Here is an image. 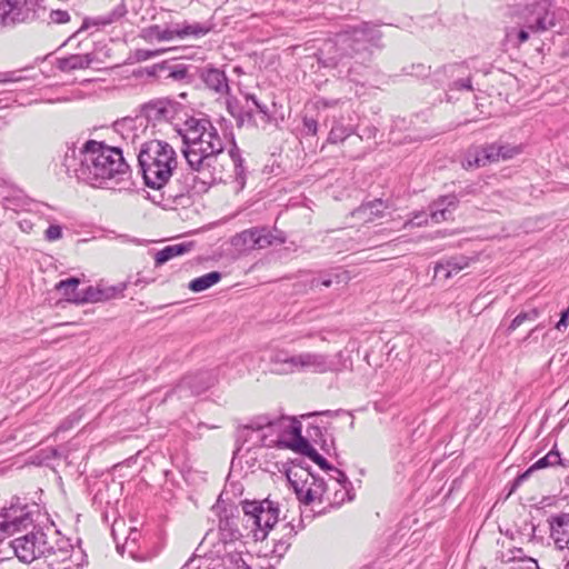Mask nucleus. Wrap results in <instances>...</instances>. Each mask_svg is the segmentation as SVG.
I'll return each instance as SVG.
<instances>
[{
    "label": "nucleus",
    "instance_id": "1",
    "mask_svg": "<svg viewBox=\"0 0 569 569\" xmlns=\"http://www.w3.org/2000/svg\"><path fill=\"white\" fill-rule=\"evenodd\" d=\"M62 164L79 180L97 188L113 189L130 178L122 150L96 140L86 141L80 149L67 146Z\"/></svg>",
    "mask_w": 569,
    "mask_h": 569
},
{
    "label": "nucleus",
    "instance_id": "2",
    "mask_svg": "<svg viewBox=\"0 0 569 569\" xmlns=\"http://www.w3.org/2000/svg\"><path fill=\"white\" fill-rule=\"evenodd\" d=\"M183 141L182 153L196 178L203 184L223 179L226 140L208 118L190 117L178 128Z\"/></svg>",
    "mask_w": 569,
    "mask_h": 569
},
{
    "label": "nucleus",
    "instance_id": "3",
    "mask_svg": "<svg viewBox=\"0 0 569 569\" xmlns=\"http://www.w3.org/2000/svg\"><path fill=\"white\" fill-rule=\"evenodd\" d=\"M256 435V439L264 447H283L298 450L300 446L307 447V439L302 436L301 423L289 417L259 416L244 427Z\"/></svg>",
    "mask_w": 569,
    "mask_h": 569
},
{
    "label": "nucleus",
    "instance_id": "4",
    "mask_svg": "<svg viewBox=\"0 0 569 569\" xmlns=\"http://www.w3.org/2000/svg\"><path fill=\"white\" fill-rule=\"evenodd\" d=\"M138 162L146 184L152 189H160L172 177L178 166V158L168 142L150 140L141 146Z\"/></svg>",
    "mask_w": 569,
    "mask_h": 569
},
{
    "label": "nucleus",
    "instance_id": "5",
    "mask_svg": "<svg viewBox=\"0 0 569 569\" xmlns=\"http://www.w3.org/2000/svg\"><path fill=\"white\" fill-rule=\"evenodd\" d=\"M381 39L380 31L369 22L339 32L335 40L325 42L320 49L326 57L327 66H337L343 58L367 49V44H377Z\"/></svg>",
    "mask_w": 569,
    "mask_h": 569
},
{
    "label": "nucleus",
    "instance_id": "6",
    "mask_svg": "<svg viewBox=\"0 0 569 569\" xmlns=\"http://www.w3.org/2000/svg\"><path fill=\"white\" fill-rule=\"evenodd\" d=\"M62 542L63 546L56 547L52 539L48 537V533L42 528L33 527L30 532L14 538L10 546L21 562L31 563L38 558H47L56 555L58 551L66 555L68 552L66 549L68 542Z\"/></svg>",
    "mask_w": 569,
    "mask_h": 569
},
{
    "label": "nucleus",
    "instance_id": "7",
    "mask_svg": "<svg viewBox=\"0 0 569 569\" xmlns=\"http://www.w3.org/2000/svg\"><path fill=\"white\" fill-rule=\"evenodd\" d=\"M242 510L247 522L256 527V540H263L279 519V508L277 503L269 499L262 501H243Z\"/></svg>",
    "mask_w": 569,
    "mask_h": 569
},
{
    "label": "nucleus",
    "instance_id": "8",
    "mask_svg": "<svg viewBox=\"0 0 569 569\" xmlns=\"http://www.w3.org/2000/svg\"><path fill=\"white\" fill-rule=\"evenodd\" d=\"M286 236L278 229L268 227H253L237 233L231 239V244L239 252L261 250L274 244H282Z\"/></svg>",
    "mask_w": 569,
    "mask_h": 569
},
{
    "label": "nucleus",
    "instance_id": "9",
    "mask_svg": "<svg viewBox=\"0 0 569 569\" xmlns=\"http://www.w3.org/2000/svg\"><path fill=\"white\" fill-rule=\"evenodd\" d=\"M517 26H523L531 32H541L553 26L546 0L533 2L517 12Z\"/></svg>",
    "mask_w": 569,
    "mask_h": 569
},
{
    "label": "nucleus",
    "instance_id": "10",
    "mask_svg": "<svg viewBox=\"0 0 569 569\" xmlns=\"http://www.w3.org/2000/svg\"><path fill=\"white\" fill-rule=\"evenodd\" d=\"M143 113L149 121L154 123L171 122L183 112V106L169 98H159L143 106Z\"/></svg>",
    "mask_w": 569,
    "mask_h": 569
},
{
    "label": "nucleus",
    "instance_id": "11",
    "mask_svg": "<svg viewBox=\"0 0 569 569\" xmlns=\"http://www.w3.org/2000/svg\"><path fill=\"white\" fill-rule=\"evenodd\" d=\"M216 382V377L211 371H200L184 376L174 388V393L180 399L190 396H198L208 390Z\"/></svg>",
    "mask_w": 569,
    "mask_h": 569
},
{
    "label": "nucleus",
    "instance_id": "12",
    "mask_svg": "<svg viewBox=\"0 0 569 569\" xmlns=\"http://www.w3.org/2000/svg\"><path fill=\"white\" fill-rule=\"evenodd\" d=\"M30 17L27 0H6L0 2V28L24 22Z\"/></svg>",
    "mask_w": 569,
    "mask_h": 569
},
{
    "label": "nucleus",
    "instance_id": "13",
    "mask_svg": "<svg viewBox=\"0 0 569 569\" xmlns=\"http://www.w3.org/2000/svg\"><path fill=\"white\" fill-rule=\"evenodd\" d=\"M550 539L559 551H569V513L560 512L551 515L547 519Z\"/></svg>",
    "mask_w": 569,
    "mask_h": 569
},
{
    "label": "nucleus",
    "instance_id": "14",
    "mask_svg": "<svg viewBox=\"0 0 569 569\" xmlns=\"http://www.w3.org/2000/svg\"><path fill=\"white\" fill-rule=\"evenodd\" d=\"M492 149L495 143L469 148L462 160V167L465 169L481 168L498 162V153Z\"/></svg>",
    "mask_w": 569,
    "mask_h": 569
},
{
    "label": "nucleus",
    "instance_id": "15",
    "mask_svg": "<svg viewBox=\"0 0 569 569\" xmlns=\"http://www.w3.org/2000/svg\"><path fill=\"white\" fill-rule=\"evenodd\" d=\"M32 525V519L28 513L16 515L14 510L0 513V530L4 533L18 532L21 528H28Z\"/></svg>",
    "mask_w": 569,
    "mask_h": 569
},
{
    "label": "nucleus",
    "instance_id": "16",
    "mask_svg": "<svg viewBox=\"0 0 569 569\" xmlns=\"http://www.w3.org/2000/svg\"><path fill=\"white\" fill-rule=\"evenodd\" d=\"M297 370H313L316 372H325L329 370L327 357L319 353L303 352L296 355Z\"/></svg>",
    "mask_w": 569,
    "mask_h": 569
},
{
    "label": "nucleus",
    "instance_id": "17",
    "mask_svg": "<svg viewBox=\"0 0 569 569\" xmlns=\"http://www.w3.org/2000/svg\"><path fill=\"white\" fill-rule=\"evenodd\" d=\"M457 206V198L452 194L445 196L430 204V218L433 222L446 221Z\"/></svg>",
    "mask_w": 569,
    "mask_h": 569
},
{
    "label": "nucleus",
    "instance_id": "18",
    "mask_svg": "<svg viewBox=\"0 0 569 569\" xmlns=\"http://www.w3.org/2000/svg\"><path fill=\"white\" fill-rule=\"evenodd\" d=\"M470 263V259L465 256L451 257L447 260H442L435 267V277L448 279L452 274H456L467 268Z\"/></svg>",
    "mask_w": 569,
    "mask_h": 569
},
{
    "label": "nucleus",
    "instance_id": "19",
    "mask_svg": "<svg viewBox=\"0 0 569 569\" xmlns=\"http://www.w3.org/2000/svg\"><path fill=\"white\" fill-rule=\"evenodd\" d=\"M201 78L207 88L216 93L220 96L229 93L230 88L223 71L216 68L207 69L202 72Z\"/></svg>",
    "mask_w": 569,
    "mask_h": 569
},
{
    "label": "nucleus",
    "instance_id": "20",
    "mask_svg": "<svg viewBox=\"0 0 569 569\" xmlns=\"http://www.w3.org/2000/svg\"><path fill=\"white\" fill-rule=\"evenodd\" d=\"M560 462L561 459L559 452L553 450L549 451L545 457L538 459L530 468H528L523 473L519 475L515 479L511 491H513L525 480H527L530 473L533 472L535 470L558 466L560 465Z\"/></svg>",
    "mask_w": 569,
    "mask_h": 569
},
{
    "label": "nucleus",
    "instance_id": "21",
    "mask_svg": "<svg viewBox=\"0 0 569 569\" xmlns=\"http://www.w3.org/2000/svg\"><path fill=\"white\" fill-rule=\"evenodd\" d=\"M194 243L192 241L169 244L154 253L156 267L162 266L169 260L190 252Z\"/></svg>",
    "mask_w": 569,
    "mask_h": 569
},
{
    "label": "nucleus",
    "instance_id": "22",
    "mask_svg": "<svg viewBox=\"0 0 569 569\" xmlns=\"http://www.w3.org/2000/svg\"><path fill=\"white\" fill-rule=\"evenodd\" d=\"M219 536L223 543L239 539L241 533L238 528V518L227 513L220 517Z\"/></svg>",
    "mask_w": 569,
    "mask_h": 569
},
{
    "label": "nucleus",
    "instance_id": "23",
    "mask_svg": "<svg viewBox=\"0 0 569 569\" xmlns=\"http://www.w3.org/2000/svg\"><path fill=\"white\" fill-rule=\"evenodd\" d=\"M270 360L277 373L288 375L296 371V355L290 356L287 351L279 350L271 356Z\"/></svg>",
    "mask_w": 569,
    "mask_h": 569
},
{
    "label": "nucleus",
    "instance_id": "24",
    "mask_svg": "<svg viewBox=\"0 0 569 569\" xmlns=\"http://www.w3.org/2000/svg\"><path fill=\"white\" fill-rule=\"evenodd\" d=\"M312 486L313 487H309L306 490L302 488H296L297 497L301 502L309 505L316 500H321L322 496L327 493L328 486L323 482V480L317 481L313 479Z\"/></svg>",
    "mask_w": 569,
    "mask_h": 569
},
{
    "label": "nucleus",
    "instance_id": "25",
    "mask_svg": "<svg viewBox=\"0 0 569 569\" xmlns=\"http://www.w3.org/2000/svg\"><path fill=\"white\" fill-rule=\"evenodd\" d=\"M140 38L147 42L171 41L174 39L173 28L162 29L158 24H152L141 29Z\"/></svg>",
    "mask_w": 569,
    "mask_h": 569
},
{
    "label": "nucleus",
    "instance_id": "26",
    "mask_svg": "<svg viewBox=\"0 0 569 569\" xmlns=\"http://www.w3.org/2000/svg\"><path fill=\"white\" fill-rule=\"evenodd\" d=\"M90 54H71L62 58L58 62V68L63 72L89 68L92 63Z\"/></svg>",
    "mask_w": 569,
    "mask_h": 569
},
{
    "label": "nucleus",
    "instance_id": "27",
    "mask_svg": "<svg viewBox=\"0 0 569 569\" xmlns=\"http://www.w3.org/2000/svg\"><path fill=\"white\" fill-rule=\"evenodd\" d=\"M221 278L222 274L219 271H211L191 280L188 284V288L193 292H201L218 283Z\"/></svg>",
    "mask_w": 569,
    "mask_h": 569
},
{
    "label": "nucleus",
    "instance_id": "28",
    "mask_svg": "<svg viewBox=\"0 0 569 569\" xmlns=\"http://www.w3.org/2000/svg\"><path fill=\"white\" fill-rule=\"evenodd\" d=\"M329 471L332 472L330 475V478L332 480V486L333 487H338V486L341 487V490L340 489H336L335 501L342 502V501H345L346 497L348 496V487L351 483L348 480L347 476L342 471H340L339 469L331 467L329 469Z\"/></svg>",
    "mask_w": 569,
    "mask_h": 569
},
{
    "label": "nucleus",
    "instance_id": "29",
    "mask_svg": "<svg viewBox=\"0 0 569 569\" xmlns=\"http://www.w3.org/2000/svg\"><path fill=\"white\" fill-rule=\"evenodd\" d=\"M385 206L381 199H376L373 201L361 204L356 211L355 214L363 218L366 221H371L377 217H381Z\"/></svg>",
    "mask_w": 569,
    "mask_h": 569
},
{
    "label": "nucleus",
    "instance_id": "30",
    "mask_svg": "<svg viewBox=\"0 0 569 569\" xmlns=\"http://www.w3.org/2000/svg\"><path fill=\"white\" fill-rule=\"evenodd\" d=\"M209 32V28L201 23H183L181 27L173 28L174 38L183 39L186 37H201Z\"/></svg>",
    "mask_w": 569,
    "mask_h": 569
},
{
    "label": "nucleus",
    "instance_id": "31",
    "mask_svg": "<svg viewBox=\"0 0 569 569\" xmlns=\"http://www.w3.org/2000/svg\"><path fill=\"white\" fill-rule=\"evenodd\" d=\"M80 284V280L78 278L71 277L64 280L59 281L56 284V289L62 293V296L71 302H76V297L79 295L78 286Z\"/></svg>",
    "mask_w": 569,
    "mask_h": 569
},
{
    "label": "nucleus",
    "instance_id": "32",
    "mask_svg": "<svg viewBox=\"0 0 569 569\" xmlns=\"http://www.w3.org/2000/svg\"><path fill=\"white\" fill-rule=\"evenodd\" d=\"M127 13L126 6L123 3L118 4L111 12L99 16L91 20L93 26H108L119 20Z\"/></svg>",
    "mask_w": 569,
    "mask_h": 569
},
{
    "label": "nucleus",
    "instance_id": "33",
    "mask_svg": "<svg viewBox=\"0 0 569 569\" xmlns=\"http://www.w3.org/2000/svg\"><path fill=\"white\" fill-rule=\"evenodd\" d=\"M519 30L516 27H508L506 29V39L509 42H512L515 46L519 47L521 43L526 42L529 39V31L523 26H518Z\"/></svg>",
    "mask_w": 569,
    "mask_h": 569
},
{
    "label": "nucleus",
    "instance_id": "34",
    "mask_svg": "<svg viewBox=\"0 0 569 569\" xmlns=\"http://www.w3.org/2000/svg\"><path fill=\"white\" fill-rule=\"evenodd\" d=\"M97 286L100 289L99 296L101 297V302L122 296L123 291L127 288L126 283H119L116 286H106L99 283Z\"/></svg>",
    "mask_w": 569,
    "mask_h": 569
},
{
    "label": "nucleus",
    "instance_id": "35",
    "mask_svg": "<svg viewBox=\"0 0 569 569\" xmlns=\"http://www.w3.org/2000/svg\"><path fill=\"white\" fill-rule=\"evenodd\" d=\"M100 289L98 286H89L82 291H79L76 297V303H96L101 302V297L99 296Z\"/></svg>",
    "mask_w": 569,
    "mask_h": 569
},
{
    "label": "nucleus",
    "instance_id": "36",
    "mask_svg": "<svg viewBox=\"0 0 569 569\" xmlns=\"http://www.w3.org/2000/svg\"><path fill=\"white\" fill-rule=\"evenodd\" d=\"M495 143V151L499 159L500 160H509V159H512L513 157L518 156L520 152H521V148L518 147V146H511L509 143H499V142H493Z\"/></svg>",
    "mask_w": 569,
    "mask_h": 569
},
{
    "label": "nucleus",
    "instance_id": "37",
    "mask_svg": "<svg viewBox=\"0 0 569 569\" xmlns=\"http://www.w3.org/2000/svg\"><path fill=\"white\" fill-rule=\"evenodd\" d=\"M540 310L538 308H532L528 311L520 312L518 316L513 318L511 323L508 327V331L512 332L518 327H520L526 321H535L540 316Z\"/></svg>",
    "mask_w": 569,
    "mask_h": 569
},
{
    "label": "nucleus",
    "instance_id": "38",
    "mask_svg": "<svg viewBox=\"0 0 569 569\" xmlns=\"http://www.w3.org/2000/svg\"><path fill=\"white\" fill-rule=\"evenodd\" d=\"M306 456H308L313 462H316L321 469L329 470L331 466L327 462V460L310 445L307 440V447L300 446L297 450Z\"/></svg>",
    "mask_w": 569,
    "mask_h": 569
},
{
    "label": "nucleus",
    "instance_id": "39",
    "mask_svg": "<svg viewBox=\"0 0 569 569\" xmlns=\"http://www.w3.org/2000/svg\"><path fill=\"white\" fill-rule=\"evenodd\" d=\"M227 108L231 116L237 119L238 126H243L246 121L249 122L252 120V112L250 110L246 112L239 111L231 100L227 101Z\"/></svg>",
    "mask_w": 569,
    "mask_h": 569
},
{
    "label": "nucleus",
    "instance_id": "40",
    "mask_svg": "<svg viewBox=\"0 0 569 569\" xmlns=\"http://www.w3.org/2000/svg\"><path fill=\"white\" fill-rule=\"evenodd\" d=\"M350 130L343 126L333 127L329 133L328 140L331 143H337L343 141L347 137L350 136Z\"/></svg>",
    "mask_w": 569,
    "mask_h": 569
},
{
    "label": "nucleus",
    "instance_id": "41",
    "mask_svg": "<svg viewBox=\"0 0 569 569\" xmlns=\"http://www.w3.org/2000/svg\"><path fill=\"white\" fill-rule=\"evenodd\" d=\"M164 52H167V49H158V50L137 49L134 52V57L138 61H146L151 58L158 57Z\"/></svg>",
    "mask_w": 569,
    "mask_h": 569
},
{
    "label": "nucleus",
    "instance_id": "42",
    "mask_svg": "<svg viewBox=\"0 0 569 569\" xmlns=\"http://www.w3.org/2000/svg\"><path fill=\"white\" fill-rule=\"evenodd\" d=\"M50 21L57 24L67 23L70 20V14L66 10H52L49 14Z\"/></svg>",
    "mask_w": 569,
    "mask_h": 569
},
{
    "label": "nucleus",
    "instance_id": "43",
    "mask_svg": "<svg viewBox=\"0 0 569 569\" xmlns=\"http://www.w3.org/2000/svg\"><path fill=\"white\" fill-rule=\"evenodd\" d=\"M46 240L57 241L62 238V228L59 224H51L44 232Z\"/></svg>",
    "mask_w": 569,
    "mask_h": 569
},
{
    "label": "nucleus",
    "instance_id": "44",
    "mask_svg": "<svg viewBox=\"0 0 569 569\" xmlns=\"http://www.w3.org/2000/svg\"><path fill=\"white\" fill-rule=\"evenodd\" d=\"M331 283H332V279H330V278L319 279V278H316V277H311V278H309V279H307L306 281L302 282V284L305 287H308L309 289H315L319 284H321L323 287H330Z\"/></svg>",
    "mask_w": 569,
    "mask_h": 569
},
{
    "label": "nucleus",
    "instance_id": "45",
    "mask_svg": "<svg viewBox=\"0 0 569 569\" xmlns=\"http://www.w3.org/2000/svg\"><path fill=\"white\" fill-rule=\"evenodd\" d=\"M247 100H251L252 101V103L257 108V111L259 113H261L262 120L264 122H268L270 120L268 107L266 104L260 103L254 96H250V94L247 96Z\"/></svg>",
    "mask_w": 569,
    "mask_h": 569
},
{
    "label": "nucleus",
    "instance_id": "46",
    "mask_svg": "<svg viewBox=\"0 0 569 569\" xmlns=\"http://www.w3.org/2000/svg\"><path fill=\"white\" fill-rule=\"evenodd\" d=\"M188 76V70L186 67H176L173 69H170L168 78H171L173 80H183Z\"/></svg>",
    "mask_w": 569,
    "mask_h": 569
},
{
    "label": "nucleus",
    "instance_id": "47",
    "mask_svg": "<svg viewBox=\"0 0 569 569\" xmlns=\"http://www.w3.org/2000/svg\"><path fill=\"white\" fill-rule=\"evenodd\" d=\"M451 88L456 90H472L471 80L470 78L458 79L452 82Z\"/></svg>",
    "mask_w": 569,
    "mask_h": 569
},
{
    "label": "nucleus",
    "instance_id": "48",
    "mask_svg": "<svg viewBox=\"0 0 569 569\" xmlns=\"http://www.w3.org/2000/svg\"><path fill=\"white\" fill-rule=\"evenodd\" d=\"M427 218L423 213H416L413 218L405 223V227L407 226H416L421 227L427 223Z\"/></svg>",
    "mask_w": 569,
    "mask_h": 569
},
{
    "label": "nucleus",
    "instance_id": "49",
    "mask_svg": "<svg viewBox=\"0 0 569 569\" xmlns=\"http://www.w3.org/2000/svg\"><path fill=\"white\" fill-rule=\"evenodd\" d=\"M516 567L518 569H530L532 567V569H540L539 566H538V562L535 560V559H526V560H521L519 561Z\"/></svg>",
    "mask_w": 569,
    "mask_h": 569
},
{
    "label": "nucleus",
    "instance_id": "50",
    "mask_svg": "<svg viewBox=\"0 0 569 569\" xmlns=\"http://www.w3.org/2000/svg\"><path fill=\"white\" fill-rule=\"evenodd\" d=\"M19 228L26 232L29 233L33 229V222L29 218H22L18 221Z\"/></svg>",
    "mask_w": 569,
    "mask_h": 569
},
{
    "label": "nucleus",
    "instance_id": "51",
    "mask_svg": "<svg viewBox=\"0 0 569 569\" xmlns=\"http://www.w3.org/2000/svg\"><path fill=\"white\" fill-rule=\"evenodd\" d=\"M303 123L309 133H311V134L317 133L318 123L316 120L305 118Z\"/></svg>",
    "mask_w": 569,
    "mask_h": 569
},
{
    "label": "nucleus",
    "instance_id": "52",
    "mask_svg": "<svg viewBox=\"0 0 569 569\" xmlns=\"http://www.w3.org/2000/svg\"><path fill=\"white\" fill-rule=\"evenodd\" d=\"M568 319H569V307L567 308V310H565L561 315V318L560 320L558 321L557 323V329H560L561 327H567L568 325Z\"/></svg>",
    "mask_w": 569,
    "mask_h": 569
},
{
    "label": "nucleus",
    "instance_id": "53",
    "mask_svg": "<svg viewBox=\"0 0 569 569\" xmlns=\"http://www.w3.org/2000/svg\"><path fill=\"white\" fill-rule=\"evenodd\" d=\"M11 81H13V79L9 73L0 74V83L11 82Z\"/></svg>",
    "mask_w": 569,
    "mask_h": 569
},
{
    "label": "nucleus",
    "instance_id": "54",
    "mask_svg": "<svg viewBox=\"0 0 569 569\" xmlns=\"http://www.w3.org/2000/svg\"><path fill=\"white\" fill-rule=\"evenodd\" d=\"M229 157L233 160L234 167H238L239 166L238 162H240V158L236 157L233 151H230Z\"/></svg>",
    "mask_w": 569,
    "mask_h": 569
},
{
    "label": "nucleus",
    "instance_id": "55",
    "mask_svg": "<svg viewBox=\"0 0 569 569\" xmlns=\"http://www.w3.org/2000/svg\"><path fill=\"white\" fill-rule=\"evenodd\" d=\"M320 103H322L325 107L331 106V103L327 100H321Z\"/></svg>",
    "mask_w": 569,
    "mask_h": 569
},
{
    "label": "nucleus",
    "instance_id": "56",
    "mask_svg": "<svg viewBox=\"0 0 569 569\" xmlns=\"http://www.w3.org/2000/svg\"><path fill=\"white\" fill-rule=\"evenodd\" d=\"M130 535H131V538L134 540L138 532L136 530H133Z\"/></svg>",
    "mask_w": 569,
    "mask_h": 569
},
{
    "label": "nucleus",
    "instance_id": "57",
    "mask_svg": "<svg viewBox=\"0 0 569 569\" xmlns=\"http://www.w3.org/2000/svg\"><path fill=\"white\" fill-rule=\"evenodd\" d=\"M130 535H131V538L134 540L138 532L136 530H133Z\"/></svg>",
    "mask_w": 569,
    "mask_h": 569
},
{
    "label": "nucleus",
    "instance_id": "58",
    "mask_svg": "<svg viewBox=\"0 0 569 569\" xmlns=\"http://www.w3.org/2000/svg\"><path fill=\"white\" fill-rule=\"evenodd\" d=\"M563 569H569V559L566 561Z\"/></svg>",
    "mask_w": 569,
    "mask_h": 569
},
{
    "label": "nucleus",
    "instance_id": "59",
    "mask_svg": "<svg viewBox=\"0 0 569 569\" xmlns=\"http://www.w3.org/2000/svg\"><path fill=\"white\" fill-rule=\"evenodd\" d=\"M88 23H89V20H84V24H83V27H87V26H88Z\"/></svg>",
    "mask_w": 569,
    "mask_h": 569
},
{
    "label": "nucleus",
    "instance_id": "60",
    "mask_svg": "<svg viewBox=\"0 0 569 569\" xmlns=\"http://www.w3.org/2000/svg\"><path fill=\"white\" fill-rule=\"evenodd\" d=\"M186 96L187 94L184 92L180 94L181 98H186Z\"/></svg>",
    "mask_w": 569,
    "mask_h": 569
}]
</instances>
